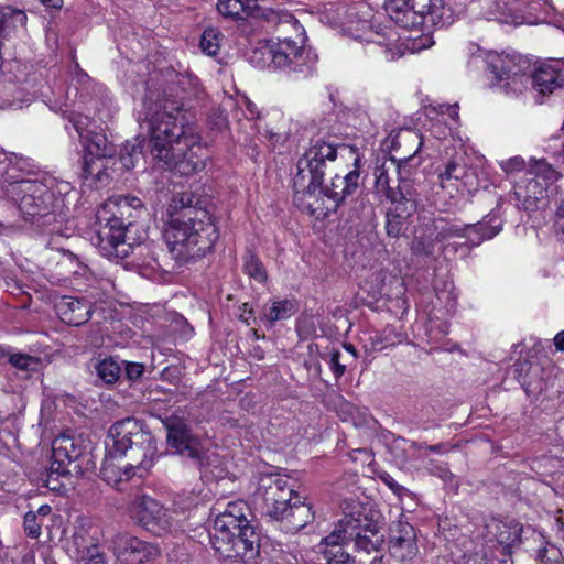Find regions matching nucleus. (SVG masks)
I'll return each mask as SVG.
<instances>
[{
  "mask_svg": "<svg viewBox=\"0 0 564 564\" xmlns=\"http://www.w3.org/2000/svg\"><path fill=\"white\" fill-rule=\"evenodd\" d=\"M143 104L148 109V148L152 158L182 176L203 171L208 159L207 150L191 123L188 111L184 109L183 96L173 87H167L162 99L154 102L147 95Z\"/></svg>",
  "mask_w": 564,
  "mask_h": 564,
  "instance_id": "1",
  "label": "nucleus"
},
{
  "mask_svg": "<svg viewBox=\"0 0 564 564\" xmlns=\"http://www.w3.org/2000/svg\"><path fill=\"white\" fill-rule=\"evenodd\" d=\"M163 236L169 254L175 261L172 270L203 258L219 238L210 213L202 197L193 192H182L172 197Z\"/></svg>",
  "mask_w": 564,
  "mask_h": 564,
  "instance_id": "2",
  "label": "nucleus"
},
{
  "mask_svg": "<svg viewBox=\"0 0 564 564\" xmlns=\"http://www.w3.org/2000/svg\"><path fill=\"white\" fill-rule=\"evenodd\" d=\"M19 210L25 221L48 232H59L66 218L65 198L61 191L37 180H22L15 186Z\"/></svg>",
  "mask_w": 564,
  "mask_h": 564,
  "instance_id": "3",
  "label": "nucleus"
},
{
  "mask_svg": "<svg viewBox=\"0 0 564 564\" xmlns=\"http://www.w3.org/2000/svg\"><path fill=\"white\" fill-rule=\"evenodd\" d=\"M143 204L138 197H119L115 200H109L102 205L97 213V219L100 224L95 236V246L100 250V253L108 259H126L130 256L133 261L140 260L148 246L138 243L137 247H130L123 242L118 247H113L112 241H117L121 235L120 227L124 223L126 212H134L138 215L142 213Z\"/></svg>",
  "mask_w": 564,
  "mask_h": 564,
  "instance_id": "4",
  "label": "nucleus"
},
{
  "mask_svg": "<svg viewBox=\"0 0 564 564\" xmlns=\"http://www.w3.org/2000/svg\"><path fill=\"white\" fill-rule=\"evenodd\" d=\"M106 443L111 455L126 457L130 465L137 467L139 477H142L152 467L156 457V445L153 435L145 425L134 419L126 417L115 422L108 432Z\"/></svg>",
  "mask_w": 564,
  "mask_h": 564,
  "instance_id": "5",
  "label": "nucleus"
},
{
  "mask_svg": "<svg viewBox=\"0 0 564 564\" xmlns=\"http://www.w3.org/2000/svg\"><path fill=\"white\" fill-rule=\"evenodd\" d=\"M397 187L390 185V177L384 165L375 169V187L390 203L386 212V231L389 237L398 238L405 231L406 223L417 210L419 193L412 180L398 170Z\"/></svg>",
  "mask_w": 564,
  "mask_h": 564,
  "instance_id": "6",
  "label": "nucleus"
},
{
  "mask_svg": "<svg viewBox=\"0 0 564 564\" xmlns=\"http://www.w3.org/2000/svg\"><path fill=\"white\" fill-rule=\"evenodd\" d=\"M278 32V42L269 46L274 66L294 73H308L310 66L303 51L304 28L292 14L285 13L279 19Z\"/></svg>",
  "mask_w": 564,
  "mask_h": 564,
  "instance_id": "7",
  "label": "nucleus"
},
{
  "mask_svg": "<svg viewBox=\"0 0 564 564\" xmlns=\"http://www.w3.org/2000/svg\"><path fill=\"white\" fill-rule=\"evenodd\" d=\"M339 144L324 137L311 139L310 148L297 162V173L294 177L295 196H313L316 186L324 178L327 161H335Z\"/></svg>",
  "mask_w": 564,
  "mask_h": 564,
  "instance_id": "8",
  "label": "nucleus"
},
{
  "mask_svg": "<svg viewBox=\"0 0 564 564\" xmlns=\"http://www.w3.org/2000/svg\"><path fill=\"white\" fill-rule=\"evenodd\" d=\"M382 527L381 514L378 512L365 513L361 506H358L339 520L334 531L341 535L345 543L354 541L357 551L370 554L378 552L384 542Z\"/></svg>",
  "mask_w": 564,
  "mask_h": 564,
  "instance_id": "9",
  "label": "nucleus"
},
{
  "mask_svg": "<svg viewBox=\"0 0 564 564\" xmlns=\"http://www.w3.org/2000/svg\"><path fill=\"white\" fill-rule=\"evenodd\" d=\"M209 538L215 552L227 560L247 563L260 553V535L249 523L236 529L213 530Z\"/></svg>",
  "mask_w": 564,
  "mask_h": 564,
  "instance_id": "10",
  "label": "nucleus"
},
{
  "mask_svg": "<svg viewBox=\"0 0 564 564\" xmlns=\"http://www.w3.org/2000/svg\"><path fill=\"white\" fill-rule=\"evenodd\" d=\"M487 68L492 75L491 85L499 87L502 93H521L529 83L528 70L530 62L520 54L490 52L486 58Z\"/></svg>",
  "mask_w": 564,
  "mask_h": 564,
  "instance_id": "11",
  "label": "nucleus"
},
{
  "mask_svg": "<svg viewBox=\"0 0 564 564\" xmlns=\"http://www.w3.org/2000/svg\"><path fill=\"white\" fill-rule=\"evenodd\" d=\"M556 178L557 172L552 165L543 160L535 162L514 185L512 198L517 208L528 213L539 209L540 203L546 197L549 186Z\"/></svg>",
  "mask_w": 564,
  "mask_h": 564,
  "instance_id": "12",
  "label": "nucleus"
},
{
  "mask_svg": "<svg viewBox=\"0 0 564 564\" xmlns=\"http://www.w3.org/2000/svg\"><path fill=\"white\" fill-rule=\"evenodd\" d=\"M290 478L279 473L261 474L258 479L256 498L262 502L263 514L270 520H275L283 514L286 506L294 499L297 492Z\"/></svg>",
  "mask_w": 564,
  "mask_h": 564,
  "instance_id": "13",
  "label": "nucleus"
},
{
  "mask_svg": "<svg viewBox=\"0 0 564 564\" xmlns=\"http://www.w3.org/2000/svg\"><path fill=\"white\" fill-rule=\"evenodd\" d=\"M166 430V443L176 454L186 457L195 466L200 467L204 462V449L197 436L192 434L185 421L175 415L161 419Z\"/></svg>",
  "mask_w": 564,
  "mask_h": 564,
  "instance_id": "14",
  "label": "nucleus"
},
{
  "mask_svg": "<svg viewBox=\"0 0 564 564\" xmlns=\"http://www.w3.org/2000/svg\"><path fill=\"white\" fill-rule=\"evenodd\" d=\"M129 510L138 523L154 535L162 536L173 527L171 511L148 495H137Z\"/></svg>",
  "mask_w": 564,
  "mask_h": 564,
  "instance_id": "15",
  "label": "nucleus"
},
{
  "mask_svg": "<svg viewBox=\"0 0 564 564\" xmlns=\"http://www.w3.org/2000/svg\"><path fill=\"white\" fill-rule=\"evenodd\" d=\"M111 550L121 564H144L161 555L160 547L129 533H118L112 538Z\"/></svg>",
  "mask_w": 564,
  "mask_h": 564,
  "instance_id": "16",
  "label": "nucleus"
},
{
  "mask_svg": "<svg viewBox=\"0 0 564 564\" xmlns=\"http://www.w3.org/2000/svg\"><path fill=\"white\" fill-rule=\"evenodd\" d=\"M431 0H390L386 11L400 28L410 30L430 22Z\"/></svg>",
  "mask_w": 564,
  "mask_h": 564,
  "instance_id": "17",
  "label": "nucleus"
},
{
  "mask_svg": "<svg viewBox=\"0 0 564 564\" xmlns=\"http://www.w3.org/2000/svg\"><path fill=\"white\" fill-rule=\"evenodd\" d=\"M360 159L356 158L354 166L355 169L348 172L346 175H335L328 184H323L324 178L316 186V193L310 198H315L319 195L327 197L333 202L334 207L337 208L344 204L349 197L354 196L359 189V171Z\"/></svg>",
  "mask_w": 564,
  "mask_h": 564,
  "instance_id": "18",
  "label": "nucleus"
},
{
  "mask_svg": "<svg viewBox=\"0 0 564 564\" xmlns=\"http://www.w3.org/2000/svg\"><path fill=\"white\" fill-rule=\"evenodd\" d=\"M387 147L394 152L391 161L398 170H404L406 164L416 155L423 145V137L416 129L402 128L392 131L386 141Z\"/></svg>",
  "mask_w": 564,
  "mask_h": 564,
  "instance_id": "19",
  "label": "nucleus"
},
{
  "mask_svg": "<svg viewBox=\"0 0 564 564\" xmlns=\"http://www.w3.org/2000/svg\"><path fill=\"white\" fill-rule=\"evenodd\" d=\"M82 455V448L75 445L73 438L68 436L56 438L52 445V463L50 467V476L52 474H70V467H73L76 473L79 471L80 466L78 460Z\"/></svg>",
  "mask_w": 564,
  "mask_h": 564,
  "instance_id": "20",
  "label": "nucleus"
},
{
  "mask_svg": "<svg viewBox=\"0 0 564 564\" xmlns=\"http://www.w3.org/2000/svg\"><path fill=\"white\" fill-rule=\"evenodd\" d=\"M389 549L401 561L412 560L417 553L416 533L412 524L395 521L390 525Z\"/></svg>",
  "mask_w": 564,
  "mask_h": 564,
  "instance_id": "21",
  "label": "nucleus"
},
{
  "mask_svg": "<svg viewBox=\"0 0 564 564\" xmlns=\"http://www.w3.org/2000/svg\"><path fill=\"white\" fill-rule=\"evenodd\" d=\"M55 310L65 324L79 326L91 316L93 303L85 297L64 295L55 301Z\"/></svg>",
  "mask_w": 564,
  "mask_h": 564,
  "instance_id": "22",
  "label": "nucleus"
},
{
  "mask_svg": "<svg viewBox=\"0 0 564 564\" xmlns=\"http://www.w3.org/2000/svg\"><path fill=\"white\" fill-rule=\"evenodd\" d=\"M338 532L333 531L321 543V553L327 564H366L362 560L351 556L345 549L344 540ZM382 556L376 554L368 564H381Z\"/></svg>",
  "mask_w": 564,
  "mask_h": 564,
  "instance_id": "23",
  "label": "nucleus"
},
{
  "mask_svg": "<svg viewBox=\"0 0 564 564\" xmlns=\"http://www.w3.org/2000/svg\"><path fill=\"white\" fill-rule=\"evenodd\" d=\"M528 77L540 94L549 95L564 87V66L558 61L543 63Z\"/></svg>",
  "mask_w": 564,
  "mask_h": 564,
  "instance_id": "24",
  "label": "nucleus"
},
{
  "mask_svg": "<svg viewBox=\"0 0 564 564\" xmlns=\"http://www.w3.org/2000/svg\"><path fill=\"white\" fill-rule=\"evenodd\" d=\"M285 509L274 521L281 522L286 532L296 533L314 520L312 506L302 501L299 494Z\"/></svg>",
  "mask_w": 564,
  "mask_h": 564,
  "instance_id": "25",
  "label": "nucleus"
},
{
  "mask_svg": "<svg viewBox=\"0 0 564 564\" xmlns=\"http://www.w3.org/2000/svg\"><path fill=\"white\" fill-rule=\"evenodd\" d=\"M503 227V220L498 209L491 210L480 221L468 224L467 246H480L485 240L496 237Z\"/></svg>",
  "mask_w": 564,
  "mask_h": 564,
  "instance_id": "26",
  "label": "nucleus"
},
{
  "mask_svg": "<svg viewBox=\"0 0 564 564\" xmlns=\"http://www.w3.org/2000/svg\"><path fill=\"white\" fill-rule=\"evenodd\" d=\"M470 0H431L430 23L435 26L453 24L463 14Z\"/></svg>",
  "mask_w": 564,
  "mask_h": 564,
  "instance_id": "27",
  "label": "nucleus"
},
{
  "mask_svg": "<svg viewBox=\"0 0 564 564\" xmlns=\"http://www.w3.org/2000/svg\"><path fill=\"white\" fill-rule=\"evenodd\" d=\"M120 458L118 455H111L110 448L105 457L102 466L100 468V477L111 486L117 487L121 490L119 485L123 481L130 480L133 476L139 475L137 467H133L131 462L116 463L115 460Z\"/></svg>",
  "mask_w": 564,
  "mask_h": 564,
  "instance_id": "28",
  "label": "nucleus"
},
{
  "mask_svg": "<svg viewBox=\"0 0 564 564\" xmlns=\"http://www.w3.org/2000/svg\"><path fill=\"white\" fill-rule=\"evenodd\" d=\"M490 528L505 554L510 555L512 549L521 544L523 527L519 521L514 519L494 520Z\"/></svg>",
  "mask_w": 564,
  "mask_h": 564,
  "instance_id": "29",
  "label": "nucleus"
},
{
  "mask_svg": "<svg viewBox=\"0 0 564 564\" xmlns=\"http://www.w3.org/2000/svg\"><path fill=\"white\" fill-rule=\"evenodd\" d=\"M297 303L294 300H274L263 306L260 319L271 326L279 321L288 319L297 312Z\"/></svg>",
  "mask_w": 564,
  "mask_h": 564,
  "instance_id": "30",
  "label": "nucleus"
},
{
  "mask_svg": "<svg viewBox=\"0 0 564 564\" xmlns=\"http://www.w3.org/2000/svg\"><path fill=\"white\" fill-rule=\"evenodd\" d=\"M247 509V505L242 501L229 502L226 510L216 517L214 530L236 529V527L249 523L243 513V510Z\"/></svg>",
  "mask_w": 564,
  "mask_h": 564,
  "instance_id": "31",
  "label": "nucleus"
},
{
  "mask_svg": "<svg viewBox=\"0 0 564 564\" xmlns=\"http://www.w3.org/2000/svg\"><path fill=\"white\" fill-rule=\"evenodd\" d=\"M108 158L85 154L82 160V176L85 181L104 184L110 174L106 165Z\"/></svg>",
  "mask_w": 564,
  "mask_h": 564,
  "instance_id": "32",
  "label": "nucleus"
},
{
  "mask_svg": "<svg viewBox=\"0 0 564 564\" xmlns=\"http://www.w3.org/2000/svg\"><path fill=\"white\" fill-rule=\"evenodd\" d=\"M26 20V13L23 10L11 6L0 7V44H2V39L8 36L11 31L24 29Z\"/></svg>",
  "mask_w": 564,
  "mask_h": 564,
  "instance_id": "33",
  "label": "nucleus"
},
{
  "mask_svg": "<svg viewBox=\"0 0 564 564\" xmlns=\"http://www.w3.org/2000/svg\"><path fill=\"white\" fill-rule=\"evenodd\" d=\"M82 142L89 155L111 159L116 153L113 144L102 133L90 132Z\"/></svg>",
  "mask_w": 564,
  "mask_h": 564,
  "instance_id": "34",
  "label": "nucleus"
},
{
  "mask_svg": "<svg viewBox=\"0 0 564 564\" xmlns=\"http://www.w3.org/2000/svg\"><path fill=\"white\" fill-rule=\"evenodd\" d=\"M246 6L245 15L248 18L264 20V21H279L282 15L272 7V0H243Z\"/></svg>",
  "mask_w": 564,
  "mask_h": 564,
  "instance_id": "35",
  "label": "nucleus"
},
{
  "mask_svg": "<svg viewBox=\"0 0 564 564\" xmlns=\"http://www.w3.org/2000/svg\"><path fill=\"white\" fill-rule=\"evenodd\" d=\"M94 368L97 378L106 386L115 384L122 376V365L113 357L98 360Z\"/></svg>",
  "mask_w": 564,
  "mask_h": 564,
  "instance_id": "36",
  "label": "nucleus"
},
{
  "mask_svg": "<svg viewBox=\"0 0 564 564\" xmlns=\"http://www.w3.org/2000/svg\"><path fill=\"white\" fill-rule=\"evenodd\" d=\"M543 373L544 369L540 365H534L530 375L523 378L522 388L528 397L536 398L547 389V381Z\"/></svg>",
  "mask_w": 564,
  "mask_h": 564,
  "instance_id": "37",
  "label": "nucleus"
},
{
  "mask_svg": "<svg viewBox=\"0 0 564 564\" xmlns=\"http://www.w3.org/2000/svg\"><path fill=\"white\" fill-rule=\"evenodd\" d=\"M242 270L249 278L259 283H264L268 280L267 270L254 251L248 249L242 257Z\"/></svg>",
  "mask_w": 564,
  "mask_h": 564,
  "instance_id": "38",
  "label": "nucleus"
},
{
  "mask_svg": "<svg viewBox=\"0 0 564 564\" xmlns=\"http://www.w3.org/2000/svg\"><path fill=\"white\" fill-rule=\"evenodd\" d=\"M386 273L382 271H376L369 275L365 281L364 289L372 297H383L388 295L386 283Z\"/></svg>",
  "mask_w": 564,
  "mask_h": 564,
  "instance_id": "39",
  "label": "nucleus"
},
{
  "mask_svg": "<svg viewBox=\"0 0 564 564\" xmlns=\"http://www.w3.org/2000/svg\"><path fill=\"white\" fill-rule=\"evenodd\" d=\"M6 356L3 350H0V357ZM8 362H10L13 367L23 370V371H36L40 359L26 354H8Z\"/></svg>",
  "mask_w": 564,
  "mask_h": 564,
  "instance_id": "40",
  "label": "nucleus"
},
{
  "mask_svg": "<svg viewBox=\"0 0 564 564\" xmlns=\"http://www.w3.org/2000/svg\"><path fill=\"white\" fill-rule=\"evenodd\" d=\"M245 8L243 0H218L217 2L218 12L224 18L231 20L241 19L245 14Z\"/></svg>",
  "mask_w": 564,
  "mask_h": 564,
  "instance_id": "41",
  "label": "nucleus"
},
{
  "mask_svg": "<svg viewBox=\"0 0 564 564\" xmlns=\"http://www.w3.org/2000/svg\"><path fill=\"white\" fill-rule=\"evenodd\" d=\"M536 560L541 564H564L561 550L550 542H543L538 549Z\"/></svg>",
  "mask_w": 564,
  "mask_h": 564,
  "instance_id": "42",
  "label": "nucleus"
},
{
  "mask_svg": "<svg viewBox=\"0 0 564 564\" xmlns=\"http://www.w3.org/2000/svg\"><path fill=\"white\" fill-rule=\"evenodd\" d=\"M468 224L455 225L438 220V240L444 241L451 238L460 237L467 240Z\"/></svg>",
  "mask_w": 564,
  "mask_h": 564,
  "instance_id": "43",
  "label": "nucleus"
},
{
  "mask_svg": "<svg viewBox=\"0 0 564 564\" xmlns=\"http://www.w3.org/2000/svg\"><path fill=\"white\" fill-rule=\"evenodd\" d=\"M219 37L220 33L217 30H205L200 39L202 51L209 56H215L220 48Z\"/></svg>",
  "mask_w": 564,
  "mask_h": 564,
  "instance_id": "44",
  "label": "nucleus"
},
{
  "mask_svg": "<svg viewBox=\"0 0 564 564\" xmlns=\"http://www.w3.org/2000/svg\"><path fill=\"white\" fill-rule=\"evenodd\" d=\"M65 119L77 132L82 141L91 132L88 130V126L90 123L89 117L77 112H69L65 116Z\"/></svg>",
  "mask_w": 564,
  "mask_h": 564,
  "instance_id": "45",
  "label": "nucleus"
},
{
  "mask_svg": "<svg viewBox=\"0 0 564 564\" xmlns=\"http://www.w3.org/2000/svg\"><path fill=\"white\" fill-rule=\"evenodd\" d=\"M467 173L466 165L460 164L456 160H451L446 163L443 172L440 173V180L443 184L445 181L462 180Z\"/></svg>",
  "mask_w": 564,
  "mask_h": 564,
  "instance_id": "46",
  "label": "nucleus"
},
{
  "mask_svg": "<svg viewBox=\"0 0 564 564\" xmlns=\"http://www.w3.org/2000/svg\"><path fill=\"white\" fill-rule=\"evenodd\" d=\"M436 242L437 241H434L429 237L424 238L414 235L411 243V251L417 257H430L434 253Z\"/></svg>",
  "mask_w": 564,
  "mask_h": 564,
  "instance_id": "47",
  "label": "nucleus"
},
{
  "mask_svg": "<svg viewBox=\"0 0 564 564\" xmlns=\"http://www.w3.org/2000/svg\"><path fill=\"white\" fill-rule=\"evenodd\" d=\"M347 22L354 23L368 21V17H370V9L367 3L359 2L350 4L346 8Z\"/></svg>",
  "mask_w": 564,
  "mask_h": 564,
  "instance_id": "48",
  "label": "nucleus"
},
{
  "mask_svg": "<svg viewBox=\"0 0 564 564\" xmlns=\"http://www.w3.org/2000/svg\"><path fill=\"white\" fill-rule=\"evenodd\" d=\"M141 155L140 144L127 143L121 152L120 162L126 170H132Z\"/></svg>",
  "mask_w": 564,
  "mask_h": 564,
  "instance_id": "49",
  "label": "nucleus"
},
{
  "mask_svg": "<svg viewBox=\"0 0 564 564\" xmlns=\"http://www.w3.org/2000/svg\"><path fill=\"white\" fill-rule=\"evenodd\" d=\"M139 215L134 212H126V216H124V223L126 224H122V226L120 227V237L117 241H112L111 245H113V247H118L119 243L123 242L124 245L127 246H130V247H137V245H134L133 242L130 241V238L128 237V232H130L131 228L133 227V224H134V219L138 217Z\"/></svg>",
  "mask_w": 564,
  "mask_h": 564,
  "instance_id": "50",
  "label": "nucleus"
},
{
  "mask_svg": "<svg viewBox=\"0 0 564 564\" xmlns=\"http://www.w3.org/2000/svg\"><path fill=\"white\" fill-rule=\"evenodd\" d=\"M437 234H438V220L429 219V218H424L420 223V225L415 231V236H420V237H424V238L429 237L430 239L440 242Z\"/></svg>",
  "mask_w": 564,
  "mask_h": 564,
  "instance_id": "51",
  "label": "nucleus"
},
{
  "mask_svg": "<svg viewBox=\"0 0 564 564\" xmlns=\"http://www.w3.org/2000/svg\"><path fill=\"white\" fill-rule=\"evenodd\" d=\"M323 359L327 361L336 379H339L346 371V365L340 362L341 352L333 349L328 355L324 354Z\"/></svg>",
  "mask_w": 564,
  "mask_h": 564,
  "instance_id": "52",
  "label": "nucleus"
},
{
  "mask_svg": "<svg viewBox=\"0 0 564 564\" xmlns=\"http://www.w3.org/2000/svg\"><path fill=\"white\" fill-rule=\"evenodd\" d=\"M42 523L37 521V514L29 511L24 516V531L33 539H36L41 534Z\"/></svg>",
  "mask_w": 564,
  "mask_h": 564,
  "instance_id": "53",
  "label": "nucleus"
},
{
  "mask_svg": "<svg viewBox=\"0 0 564 564\" xmlns=\"http://www.w3.org/2000/svg\"><path fill=\"white\" fill-rule=\"evenodd\" d=\"M121 365H124V377L129 381H137L139 380L143 373H144V365L141 362H133V361H122Z\"/></svg>",
  "mask_w": 564,
  "mask_h": 564,
  "instance_id": "54",
  "label": "nucleus"
},
{
  "mask_svg": "<svg viewBox=\"0 0 564 564\" xmlns=\"http://www.w3.org/2000/svg\"><path fill=\"white\" fill-rule=\"evenodd\" d=\"M379 477H380L381 481L386 486H388L393 491V494L397 495L399 498H401L404 495L409 494V490L405 487H403L400 484H398L395 481V479L391 475H389L388 473H383Z\"/></svg>",
  "mask_w": 564,
  "mask_h": 564,
  "instance_id": "55",
  "label": "nucleus"
},
{
  "mask_svg": "<svg viewBox=\"0 0 564 564\" xmlns=\"http://www.w3.org/2000/svg\"><path fill=\"white\" fill-rule=\"evenodd\" d=\"M532 367H534V365L529 362L528 360H518L514 362V378L520 382L521 386L523 378H527L530 375Z\"/></svg>",
  "mask_w": 564,
  "mask_h": 564,
  "instance_id": "56",
  "label": "nucleus"
},
{
  "mask_svg": "<svg viewBox=\"0 0 564 564\" xmlns=\"http://www.w3.org/2000/svg\"><path fill=\"white\" fill-rule=\"evenodd\" d=\"M524 160L521 158V156H513V158H510L508 160H505V161H501L500 162V167L506 172V173H511V172H514V171H520L524 167Z\"/></svg>",
  "mask_w": 564,
  "mask_h": 564,
  "instance_id": "57",
  "label": "nucleus"
},
{
  "mask_svg": "<svg viewBox=\"0 0 564 564\" xmlns=\"http://www.w3.org/2000/svg\"><path fill=\"white\" fill-rule=\"evenodd\" d=\"M83 560L85 564H106L105 554L97 546L88 549L87 555Z\"/></svg>",
  "mask_w": 564,
  "mask_h": 564,
  "instance_id": "58",
  "label": "nucleus"
},
{
  "mask_svg": "<svg viewBox=\"0 0 564 564\" xmlns=\"http://www.w3.org/2000/svg\"><path fill=\"white\" fill-rule=\"evenodd\" d=\"M412 447H415V448H426L433 453H440L442 451V448L444 447V444L443 443H440V444H435V445H430V446H425L423 443H417V442H412Z\"/></svg>",
  "mask_w": 564,
  "mask_h": 564,
  "instance_id": "59",
  "label": "nucleus"
},
{
  "mask_svg": "<svg viewBox=\"0 0 564 564\" xmlns=\"http://www.w3.org/2000/svg\"><path fill=\"white\" fill-rule=\"evenodd\" d=\"M189 83V78L187 76H184L182 74L175 75V80L172 82V85L176 84L177 88L184 93L185 91V85Z\"/></svg>",
  "mask_w": 564,
  "mask_h": 564,
  "instance_id": "60",
  "label": "nucleus"
},
{
  "mask_svg": "<svg viewBox=\"0 0 564 564\" xmlns=\"http://www.w3.org/2000/svg\"><path fill=\"white\" fill-rule=\"evenodd\" d=\"M242 313L240 314V319H242L248 325L250 324L249 318L253 315V310L249 308L248 303H243V305L240 307Z\"/></svg>",
  "mask_w": 564,
  "mask_h": 564,
  "instance_id": "61",
  "label": "nucleus"
},
{
  "mask_svg": "<svg viewBox=\"0 0 564 564\" xmlns=\"http://www.w3.org/2000/svg\"><path fill=\"white\" fill-rule=\"evenodd\" d=\"M268 139L273 143H282L285 141V134L272 132L271 130L265 131Z\"/></svg>",
  "mask_w": 564,
  "mask_h": 564,
  "instance_id": "62",
  "label": "nucleus"
},
{
  "mask_svg": "<svg viewBox=\"0 0 564 564\" xmlns=\"http://www.w3.org/2000/svg\"><path fill=\"white\" fill-rule=\"evenodd\" d=\"M554 346L557 350L564 351V330L557 333L553 339Z\"/></svg>",
  "mask_w": 564,
  "mask_h": 564,
  "instance_id": "63",
  "label": "nucleus"
},
{
  "mask_svg": "<svg viewBox=\"0 0 564 564\" xmlns=\"http://www.w3.org/2000/svg\"><path fill=\"white\" fill-rule=\"evenodd\" d=\"M43 6L53 9H59L63 6V0H39Z\"/></svg>",
  "mask_w": 564,
  "mask_h": 564,
  "instance_id": "64",
  "label": "nucleus"
}]
</instances>
